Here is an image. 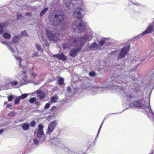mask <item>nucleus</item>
Returning a JSON list of instances; mask_svg holds the SVG:
<instances>
[{"instance_id": "1", "label": "nucleus", "mask_w": 154, "mask_h": 154, "mask_svg": "<svg viewBox=\"0 0 154 154\" xmlns=\"http://www.w3.org/2000/svg\"><path fill=\"white\" fill-rule=\"evenodd\" d=\"M85 14V11L81 8H76L73 14L74 17L80 21H75L72 24V28L74 31L76 29L78 30V33H81L84 32L88 27L87 22L81 20L83 18Z\"/></svg>"}, {"instance_id": "2", "label": "nucleus", "mask_w": 154, "mask_h": 154, "mask_svg": "<svg viewBox=\"0 0 154 154\" xmlns=\"http://www.w3.org/2000/svg\"><path fill=\"white\" fill-rule=\"evenodd\" d=\"M92 38L91 35L85 33L83 36L79 37V39L77 42V46H73L77 48L72 49L69 53V56L72 57H75L77 54L79 53L82 49L83 46L88 42L91 41Z\"/></svg>"}, {"instance_id": "3", "label": "nucleus", "mask_w": 154, "mask_h": 154, "mask_svg": "<svg viewBox=\"0 0 154 154\" xmlns=\"http://www.w3.org/2000/svg\"><path fill=\"white\" fill-rule=\"evenodd\" d=\"M128 82V81L126 79H122V80L120 82H117L119 84L115 85L113 86V88H115L117 91H118L121 93L124 97H127L128 100L129 101L132 100V99L134 98L137 97V96H133L132 94L128 95L126 93L125 89V87H126V83Z\"/></svg>"}, {"instance_id": "4", "label": "nucleus", "mask_w": 154, "mask_h": 154, "mask_svg": "<svg viewBox=\"0 0 154 154\" xmlns=\"http://www.w3.org/2000/svg\"><path fill=\"white\" fill-rule=\"evenodd\" d=\"M54 17L55 19L50 18L49 19V21L51 23L52 25L57 26L62 23L64 20L65 16L64 13L62 12L55 14H54Z\"/></svg>"}, {"instance_id": "5", "label": "nucleus", "mask_w": 154, "mask_h": 154, "mask_svg": "<svg viewBox=\"0 0 154 154\" xmlns=\"http://www.w3.org/2000/svg\"><path fill=\"white\" fill-rule=\"evenodd\" d=\"M60 134V131L59 129L55 130L53 133L52 135L53 137V139H55L54 145L55 146L60 147L63 149L66 152H68L69 150L68 148L65 147V146L61 143L59 139H56Z\"/></svg>"}, {"instance_id": "6", "label": "nucleus", "mask_w": 154, "mask_h": 154, "mask_svg": "<svg viewBox=\"0 0 154 154\" xmlns=\"http://www.w3.org/2000/svg\"><path fill=\"white\" fill-rule=\"evenodd\" d=\"M44 126L42 123H40L38 126L37 128L34 131V134L37 138L40 139V141L44 142L46 139V136L45 134L43 129Z\"/></svg>"}, {"instance_id": "7", "label": "nucleus", "mask_w": 154, "mask_h": 154, "mask_svg": "<svg viewBox=\"0 0 154 154\" xmlns=\"http://www.w3.org/2000/svg\"><path fill=\"white\" fill-rule=\"evenodd\" d=\"M79 39V37H71L69 39V43L64 42L62 45L63 49H69L71 46H77V42Z\"/></svg>"}, {"instance_id": "8", "label": "nucleus", "mask_w": 154, "mask_h": 154, "mask_svg": "<svg viewBox=\"0 0 154 154\" xmlns=\"http://www.w3.org/2000/svg\"><path fill=\"white\" fill-rule=\"evenodd\" d=\"M45 31L47 37L50 41H57L59 40V37L57 33L47 28L45 29Z\"/></svg>"}, {"instance_id": "9", "label": "nucleus", "mask_w": 154, "mask_h": 154, "mask_svg": "<svg viewBox=\"0 0 154 154\" xmlns=\"http://www.w3.org/2000/svg\"><path fill=\"white\" fill-rule=\"evenodd\" d=\"M130 46L128 45L125 46L122 48L120 51V52L117 57V59L118 60H122L126 55L129 52L130 49Z\"/></svg>"}, {"instance_id": "10", "label": "nucleus", "mask_w": 154, "mask_h": 154, "mask_svg": "<svg viewBox=\"0 0 154 154\" xmlns=\"http://www.w3.org/2000/svg\"><path fill=\"white\" fill-rule=\"evenodd\" d=\"M150 54H146L145 56L143 58L136 56L133 59V60L131 61V62L134 63H137V65H136L138 66L142 62L145 60L147 58V57L149 56Z\"/></svg>"}, {"instance_id": "11", "label": "nucleus", "mask_w": 154, "mask_h": 154, "mask_svg": "<svg viewBox=\"0 0 154 154\" xmlns=\"http://www.w3.org/2000/svg\"><path fill=\"white\" fill-rule=\"evenodd\" d=\"M90 91L91 94L95 95L98 93H101L102 92L106 91V87L105 86L101 88L94 87L91 89Z\"/></svg>"}, {"instance_id": "12", "label": "nucleus", "mask_w": 154, "mask_h": 154, "mask_svg": "<svg viewBox=\"0 0 154 154\" xmlns=\"http://www.w3.org/2000/svg\"><path fill=\"white\" fill-rule=\"evenodd\" d=\"M57 124L56 121L51 122L49 124L46 132V134L50 136V135L55 128Z\"/></svg>"}, {"instance_id": "13", "label": "nucleus", "mask_w": 154, "mask_h": 154, "mask_svg": "<svg viewBox=\"0 0 154 154\" xmlns=\"http://www.w3.org/2000/svg\"><path fill=\"white\" fill-rule=\"evenodd\" d=\"M64 5H65L66 10H68V11L70 12L72 11L74 8V7L75 6V3H72L69 0H65L63 2Z\"/></svg>"}, {"instance_id": "14", "label": "nucleus", "mask_w": 154, "mask_h": 154, "mask_svg": "<svg viewBox=\"0 0 154 154\" xmlns=\"http://www.w3.org/2000/svg\"><path fill=\"white\" fill-rule=\"evenodd\" d=\"M52 57H56L57 58L60 60H62L64 62L67 60V57L64 54L63 52L61 53L60 54L58 53L52 55Z\"/></svg>"}, {"instance_id": "15", "label": "nucleus", "mask_w": 154, "mask_h": 154, "mask_svg": "<svg viewBox=\"0 0 154 154\" xmlns=\"http://www.w3.org/2000/svg\"><path fill=\"white\" fill-rule=\"evenodd\" d=\"M99 45L95 42H93L92 44L88 46V48L90 51H95L97 50H100Z\"/></svg>"}, {"instance_id": "16", "label": "nucleus", "mask_w": 154, "mask_h": 154, "mask_svg": "<svg viewBox=\"0 0 154 154\" xmlns=\"http://www.w3.org/2000/svg\"><path fill=\"white\" fill-rule=\"evenodd\" d=\"M9 25L8 21H5L2 23H0V34L2 35L4 32V28L7 27Z\"/></svg>"}, {"instance_id": "17", "label": "nucleus", "mask_w": 154, "mask_h": 154, "mask_svg": "<svg viewBox=\"0 0 154 154\" xmlns=\"http://www.w3.org/2000/svg\"><path fill=\"white\" fill-rule=\"evenodd\" d=\"M115 43V41L112 39H111L110 38H106V46H110L109 48H111V46Z\"/></svg>"}, {"instance_id": "18", "label": "nucleus", "mask_w": 154, "mask_h": 154, "mask_svg": "<svg viewBox=\"0 0 154 154\" xmlns=\"http://www.w3.org/2000/svg\"><path fill=\"white\" fill-rule=\"evenodd\" d=\"M153 30V27L151 25H149L146 29L143 32V34H146L151 33Z\"/></svg>"}, {"instance_id": "19", "label": "nucleus", "mask_w": 154, "mask_h": 154, "mask_svg": "<svg viewBox=\"0 0 154 154\" xmlns=\"http://www.w3.org/2000/svg\"><path fill=\"white\" fill-rule=\"evenodd\" d=\"M148 85H150L152 86H154V73L150 75L149 79L148 80Z\"/></svg>"}, {"instance_id": "20", "label": "nucleus", "mask_w": 154, "mask_h": 154, "mask_svg": "<svg viewBox=\"0 0 154 154\" xmlns=\"http://www.w3.org/2000/svg\"><path fill=\"white\" fill-rule=\"evenodd\" d=\"M134 83H135V84L133 88H132V91L135 93H138L140 91L139 86L135 82H134Z\"/></svg>"}, {"instance_id": "21", "label": "nucleus", "mask_w": 154, "mask_h": 154, "mask_svg": "<svg viewBox=\"0 0 154 154\" xmlns=\"http://www.w3.org/2000/svg\"><path fill=\"white\" fill-rule=\"evenodd\" d=\"M20 37L18 35H16L14 36L12 39V42L14 44H16L18 43Z\"/></svg>"}, {"instance_id": "22", "label": "nucleus", "mask_w": 154, "mask_h": 154, "mask_svg": "<svg viewBox=\"0 0 154 154\" xmlns=\"http://www.w3.org/2000/svg\"><path fill=\"white\" fill-rule=\"evenodd\" d=\"M2 35L3 37L5 39H9L11 37V34L8 32H4Z\"/></svg>"}, {"instance_id": "23", "label": "nucleus", "mask_w": 154, "mask_h": 154, "mask_svg": "<svg viewBox=\"0 0 154 154\" xmlns=\"http://www.w3.org/2000/svg\"><path fill=\"white\" fill-rule=\"evenodd\" d=\"M45 94L43 91H42L41 92L38 94V98H39L41 100H43L45 97Z\"/></svg>"}, {"instance_id": "24", "label": "nucleus", "mask_w": 154, "mask_h": 154, "mask_svg": "<svg viewBox=\"0 0 154 154\" xmlns=\"http://www.w3.org/2000/svg\"><path fill=\"white\" fill-rule=\"evenodd\" d=\"M18 84V82L17 81H13L11 82L9 84H7L5 85V86L8 88H10L9 87V85H12V86H15L17 85Z\"/></svg>"}, {"instance_id": "25", "label": "nucleus", "mask_w": 154, "mask_h": 154, "mask_svg": "<svg viewBox=\"0 0 154 154\" xmlns=\"http://www.w3.org/2000/svg\"><path fill=\"white\" fill-rule=\"evenodd\" d=\"M58 97L56 94L51 97L50 99V102L52 103H56L57 102Z\"/></svg>"}, {"instance_id": "26", "label": "nucleus", "mask_w": 154, "mask_h": 154, "mask_svg": "<svg viewBox=\"0 0 154 154\" xmlns=\"http://www.w3.org/2000/svg\"><path fill=\"white\" fill-rule=\"evenodd\" d=\"M30 125L27 122L24 123L22 126V129L24 131H26L29 129Z\"/></svg>"}, {"instance_id": "27", "label": "nucleus", "mask_w": 154, "mask_h": 154, "mask_svg": "<svg viewBox=\"0 0 154 154\" xmlns=\"http://www.w3.org/2000/svg\"><path fill=\"white\" fill-rule=\"evenodd\" d=\"M35 47L37 50L38 51H40L41 53H43V50L42 48L41 45H39L37 43H36L35 44Z\"/></svg>"}, {"instance_id": "28", "label": "nucleus", "mask_w": 154, "mask_h": 154, "mask_svg": "<svg viewBox=\"0 0 154 154\" xmlns=\"http://www.w3.org/2000/svg\"><path fill=\"white\" fill-rule=\"evenodd\" d=\"M19 35L20 37V38L23 37L25 36L28 37L29 35L27 33L26 30H24L23 31H22L20 34H19Z\"/></svg>"}, {"instance_id": "29", "label": "nucleus", "mask_w": 154, "mask_h": 154, "mask_svg": "<svg viewBox=\"0 0 154 154\" xmlns=\"http://www.w3.org/2000/svg\"><path fill=\"white\" fill-rule=\"evenodd\" d=\"M48 7H45L41 11L39 16L41 17H42L46 13V12L48 10Z\"/></svg>"}, {"instance_id": "30", "label": "nucleus", "mask_w": 154, "mask_h": 154, "mask_svg": "<svg viewBox=\"0 0 154 154\" xmlns=\"http://www.w3.org/2000/svg\"><path fill=\"white\" fill-rule=\"evenodd\" d=\"M64 79L62 77H60L57 81V84L60 86L63 85L64 84Z\"/></svg>"}, {"instance_id": "31", "label": "nucleus", "mask_w": 154, "mask_h": 154, "mask_svg": "<svg viewBox=\"0 0 154 154\" xmlns=\"http://www.w3.org/2000/svg\"><path fill=\"white\" fill-rule=\"evenodd\" d=\"M27 83V81L26 79L24 78H22V79L21 80L20 83L21 86L23 85H26Z\"/></svg>"}, {"instance_id": "32", "label": "nucleus", "mask_w": 154, "mask_h": 154, "mask_svg": "<svg viewBox=\"0 0 154 154\" xmlns=\"http://www.w3.org/2000/svg\"><path fill=\"white\" fill-rule=\"evenodd\" d=\"M105 120V118H104V119H103V122H102V123H101V124L100 125V127H99V129L98 130V132H97V136H96V137L95 138V141L96 140H97V137H98V136L99 135V134H100V130L101 128H102V125H103V122Z\"/></svg>"}, {"instance_id": "33", "label": "nucleus", "mask_w": 154, "mask_h": 154, "mask_svg": "<svg viewBox=\"0 0 154 154\" xmlns=\"http://www.w3.org/2000/svg\"><path fill=\"white\" fill-rule=\"evenodd\" d=\"M21 99L20 98L19 96H17L14 100V105H18L20 102Z\"/></svg>"}, {"instance_id": "34", "label": "nucleus", "mask_w": 154, "mask_h": 154, "mask_svg": "<svg viewBox=\"0 0 154 154\" xmlns=\"http://www.w3.org/2000/svg\"><path fill=\"white\" fill-rule=\"evenodd\" d=\"M42 41L44 42V43L45 44V46L47 47H49L50 45L49 44L47 40L44 38H42Z\"/></svg>"}, {"instance_id": "35", "label": "nucleus", "mask_w": 154, "mask_h": 154, "mask_svg": "<svg viewBox=\"0 0 154 154\" xmlns=\"http://www.w3.org/2000/svg\"><path fill=\"white\" fill-rule=\"evenodd\" d=\"M105 42V40L104 39H101L99 42L98 45L100 49H101V47L103 46Z\"/></svg>"}, {"instance_id": "36", "label": "nucleus", "mask_w": 154, "mask_h": 154, "mask_svg": "<svg viewBox=\"0 0 154 154\" xmlns=\"http://www.w3.org/2000/svg\"><path fill=\"white\" fill-rule=\"evenodd\" d=\"M89 75L90 77H94L96 76V73L95 71H92L89 72Z\"/></svg>"}, {"instance_id": "37", "label": "nucleus", "mask_w": 154, "mask_h": 154, "mask_svg": "<svg viewBox=\"0 0 154 154\" xmlns=\"http://www.w3.org/2000/svg\"><path fill=\"white\" fill-rule=\"evenodd\" d=\"M36 98L35 97H32L30 98L29 100V102L31 104L33 103L36 100Z\"/></svg>"}, {"instance_id": "38", "label": "nucleus", "mask_w": 154, "mask_h": 154, "mask_svg": "<svg viewBox=\"0 0 154 154\" xmlns=\"http://www.w3.org/2000/svg\"><path fill=\"white\" fill-rule=\"evenodd\" d=\"M28 96V94L24 93L22 94L20 96H19L21 99H23L26 98Z\"/></svg>"}, {"instance_id": "39", "label": "nucleus", "mask_w": 154, "mask_h": 154, "mask_svg": "<svg viewBox=\"0 0 154 154\" xmlns=\"http://www.w3.org/2000/svg\"><path fill=\"white\" fill-rule=\"evenodd\" d=\"M17 114V112L14 111H13L8 114V116L13 117Z\"/></svg>"}, {"instance_id": "40", "label": "nucleus", "mask_w": 154, "mask_h": 154, "mask_svg": "<svg viewBox=\"0 0 154 154\" xmlns=\"http://www.w3.org/2000/svg\"><path fill=\"white\" fill-rule=\"evenodd\" d=\"M119 54L118 50L112 51L111 53V55H113L115 56H118Z\"/></svg>"}, {"instance_id": "41", "label": "nucleus", "mask_w": 154, "mask_h": 154, "mask_svg": "<svg viewBox=\"0 0 154 154\" xmlns=\"http://www.w3.org/2000/svg\"><path fill=\"white\" fill-rule=\"evenodd\" d=\"M14 97V96L13 95H9L8 97V101H11L13 100Z\"/></svg>"}, {"instance_id": "42", "label": "nucleus", "mask_w": 154, "mask_h": 154, "mask_svg": "<svg viewBox=\"0 0 154 154\" xmlns=\"http://www.w3.org/2000/svg\"><path fill=\"white\" fill-rule=\"evenodd\" d=\"M36 122L35 120H32L30 123L29 125L31 127H33L36 125Z\"/></svg>"}, {"instance_id": "43", "label": "nucleus", "mask_w": 154, "mask_h": 154, "mask_svg": "<svg viewBox=\"0 0 154 154\" xmlns=\"http://www.w3.org/2000/svg\"><path fill=\"white\" fill-rule=\"evenodd\" d=\"M33 143L35 145L38 144L39 142L40 141V140H38L37 138H34L33 139Z\"/></svg>"}, {"instance_id": "44", "label": "nucleus", "mask_w": 154, "mask_h": 154, "mask_svg": "<svg viewBox=\"0 0 154 154\" xmlns=\"http://www.w3.org/2000/svg\"><path fill=\"white\" fill-rule=\"evenodd\" d=\"M144 35L145 34H143V32H142L141 34H139V35L136 36L135 37H134L133 38V39H134V38H136V39L139 38H141L143 35Z\"/></svg>"}, {"instance_id": "45", "label": "nucleus", "mask_w": 154, "mask_h": 154, "mask_svg": "<svg viewBox=\"0 0 154 154\" xmlns=\"http://www.w3.org/2000/svg\"><path fill=\"white\" fill-rule=\"evenodd\" d=\"M14 57L19 62H22V58L21 57H17L15 55H14Z\"/></svg>"}, {"instance_id": "46", "label": "nucleus", "mask_w": 154, "mask_h": 154, "mask_svg": "<svg viewBox=\"0 0 154 154\" xmlns=\"http://www.w3.org/2000/svg\"><path fill=\"white\" fill-rule=\"evenodd\" d=\"M138 66H137V65H136V66H135V67L134 68L130 69L129 70L130 72H135L136 71V69Z\"/></svg>"}, {"instance_id": "47", "label": "nucleus", "mask_w": 154, "mask_h": 154, "mask_svg": "<svg viewBox=\"0 0 154 154\" xmlns=\"http://www.w3.org/2000/svg\"><path fill=\"white\" fill-rule=\"evenodd\" d=\"M1 42L3 45H5L8 47L10 45L8 42L5 41H2Z\"/></svg>"}, {"instance_id": "48", "label": "nucleus", "mask_w": 154, "mask_h": 154, "mask_svg": "<svg viewBox=\"0 0 154 154\" xmlns=\"http://www.w3.org/2000/svg\"><path fill=\"white\" fill-rule=\"evenodd\" d=\"M72 1H74L76 2H78V1H80L81 2V4H80V6L82 7H83L84 6V5L83 3V2L82 0H71Z\"/></svg>"}, {"instance_id": "49", "label": "nucleus", "mask_w": 154, "mask_h": 154, "mask_svg": "<svg viewBox=\"0 0 154 154\" xmlns=\"http://www.w3.org/2000/svg\"><path fill=\"white\" fill-rule=\"evenodd\" d=\"M50 106V103H46L45 106L44 108L45 109H48L49 108Z\"/></svg>"}, {"instance_id": "50", "label": "nucleus", "mask_w": 154, "mask_h": 154, "mask_svg": "<svg viewBox=\"0 0 154 154\" xmlns=\"http://www.w3.org/2000/svg\"><path fill=\"white\" fill-rule=\"evenodd\" d=\"M67 91L69 94H70L72 92V89L70 86H68L67 87Z\"/></svg>"}, {"instance_id": "51", "label": "nucleus", "mask_w": 154, "mask_h": 154, "mask_svg": "<svg viewBox=\"0 0 154 154\" xmlns=\"http://www.w3.org/2000/svg\"><path fill=\"white\" fill-rule=\"evenodd\" d=\"M6 107L10 109H12V105L10 103H8L6 105Z\"/></svg>"}, {"instance_id": "52", "label": "nucleus", "mask_w": 154, "mask_h": 154, "mask_svg": "<svg viewBox=\"0 0 154 154\" xmlns=\"http://www.w3.org/2000/svg\"><path fill=\"white\" fill-rule=\"evenodd\" d=\"M149 54H150L149 55V56H148L147 57H148V58L146 59L147 60H149V59H152V58H154V54H153L152 55H151V52H150L149 53Z\"/></svg>"}, {"instance_id": "53", "label": "nucleus", "mask_w": 154, "mask_h": 154, "mask_svg": "<svg viewBox=\"0 0 154 154\" xmlns=\"http://www.w3.org/2000/svg\"><path fill=\"white\" fill-rule=\"evenodd\" d=\"M9 50L12 53H14V49L12 48L11 46L10 45L8 47Z\"/></svg>"}, {"instance_id": "54", "label": "nucleus", "mask_w": 154, "mask_h": 154, "mask_svg": "<svg viewBox=\"0 0 154 154\" xmlns=\"http://www.w3.org/2000/svg\"><path fill=\"white\" fill-rule=\"evenodd\" d=\"M38 56V53L37 52H35L32 54V57H35Z\"/></svg>"}, {"instance_id": "55", "label": "nucleus", "mask_w": 154, "mask_h": 154, "mask_svg": "<svg viewBox=\"0 0 154 154\" xmlns=\"http://www.w3.org/2000/svg\"><path fill=\"white\" fill-rule=\"evenodd\" d=\"M26 15L28 16V17H31L32 15V13L31 12H27L26 13Z\"/></svg>"}, {"instance_id": "56", "label": "nucleus", "mask_w": 154, "mask_h": 154, "mask_svg": "<svg viewBox=\"0 0 154 154\" xmlns=\"http://www.w3.org/2000/svg\"><path fill=\"white\" fill-rule=\"evenodd\" d=\"M57 108L56 106H52L50 109V111L51 112L53 111L54 110Z\"/></svg>"}, {"instance_id": "57", "label": "nucleus", "mask_w": 154, "mask_h": 154, "mask_svg": "<svg viewBox=\"0 0 154 154\" xmlns=\"http://www.w3.org/2000/svg\"><path fill=\"white\" fill-rule=\"evenodd\" d=\"M17 20H18L22 17V15L21 14H17L16 15Z\"/></svg>"}, {"instance_id": "58", "label": "nucleus", "mask_w": 154, "mask_h": 154, "mask_svg": "<svg viewBox=\"0 0 154 154\" xmlns=\"http://www.w3.org/2000/svg\"><path fill=\"white\" fill-rule=\"evenodd\" d=\"M37 75V74L35 72H32L31 73V75H32L34 78H35Z\"/></svg>"}, {"instance_id": "59", "label": "nucleus", "mask_w": 154, "mask_h": 154, "mask_svg": "<svg viewBox=\"0 0 154 154\" xmlns=\"http://www.w3.org/2000/svg\"><path fill=\"white\" fill-rule=\"evenodd\" d=\"M131 79L133 81H136L138 80V79L137 78H136L134 76H133L131 77Z\"/></svg>"}, {"instance_id": "60", "label": "nucleus", "mask_w": 154, "mask_h": 154, "mask_svg": "<svg viewBox=\"0 0 154 154\" xmlns=\"http://www.w3.org/2000/svg\"><path fill=\"white\" fill-rule=\"evenodd\" d=\"M71 154H84L83 152H71Z\"/></svg>"}, {"instance_id": "61", "label": "nucleus", "mask_w": 154, "mask_h": 154, "mask_svg": "<svg viewBox=\"0 0 154 154\" xmlns=\"http://www.w3.org/2000/svg\"><path fill=\"white\" fill-rule=\"evenodd\" d=\"M34 103L35 105L38 106L37 108H38V106L40 105V103L38 101H36H36Z\"/></svg>"}, {"instance_id": "62", "label": "nucleus", "mask_w": 154, "mask_h": 154, "mask_svg": "<svg viewBox=\"0 0 154 154\" xmlns=\"http://www.w3.org/2000/svg\"><path fill=\"white\" fill-rule=\"evenodd\" d=\"M32 83H33L34 85H39L40 84V82H34L33 81L32 82Z\"/></svg>"}, {"instance_id": "63", "label": "nucleus", "mask_w": 154, "mask_h": 154, "mask_svg": "<svg viewBox=\"0 0 154 154\" xmlns=\"http://www.w3.org/2000/svg\"><path fill=\"white\" fill-rule=\"evenodd\" d=\"M133 4L135 5H137V6H140L141 5L140 4H139L138 3H133V2H132Z\"/></svg>"}, {"instance_id": "64", "label": "nucleus", "mask_w": 154, "mask_h": 154, "mask_svg": "<svg viewBox=\"0 0 154 154\" xmlns=\"http://www.w3.org/2000/svg\"><path fill=\"white\" fill-rule=\"evenodd\" d=\"M21 121L20 120H16L14 122V123L15 124H16L17 123H18L19 122H20Z\"/></svg>"}]
</instances>
